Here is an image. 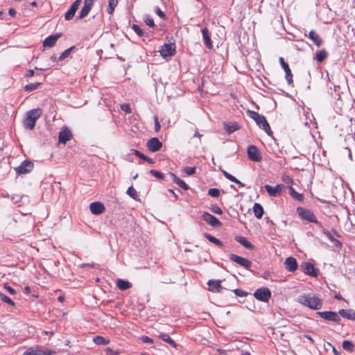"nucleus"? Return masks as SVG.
Listing matches in <instances>:
<instances>
[{
  "label": "nucleus",
  "instance_id": "f257e3e1",
  "mask_svg": "<svg viewBox=\"0 0 355 355\" xmlns=\"http://www.w3.org/2000/svg\"><path fill=\"white\" fill-rule=\"evenodd\" d=\"M297 302L313 310H318L322 308V300L314 294H303L299 295Z\"/></svg>",
  "mask_w": 355,
  "mask_h": 355
},
{
  "label": "nucleus",
  "instance_id": "f03ea898",
  "mask_svg": "<svg viewBox=\"0 0 355 355\" xmlns=\"http://www.w3.org/2000/svg\"><path fill=\"white\" fill-rule=\"evenodd\" d=\"M247 115L250 119H253L257 125L263 130L268 135H271L272 132L270 130L269 123H268L266 118L263 115L253 110H248Z\"/></svg>",
  "mask_w": 355,
  "mask_h": 355
},
{
  "label": "nucleus",
  "instance_id": "7ed1b4c3",
  "mask_svg": "<svg viewBox=\"0 0 355 355\" xmlns=\"http://www.w3.org/2000/svg\"><path fill=\"white\" fill-rule=\"evenodd\" d=\"M42 110L35 108L28 111L26 114V118L24 121V126L28 130H33L36 123V121L42 116Z\"/></svg>",
  "mask_w": 355,
  "mask_h": 355
},
{
  "label": "nucleus",
  "instance_id": "20e7f679",
  "mask_svg": "<svg viewBox=\"0 0 355 355\" xmlns=\"http://www.w3.org/2000/svg\"><path fill=\"white\" fill-rule=\"evenodd\" d=\"M298 216L304 220L310 223L316 224L318 226H321V223L318 220L315 215L310 209L298 207L296 209Z\"/></svg>",
  "mask_w": 355,
  "mask_h": 355
},
{
  "label": "nucleus",
  "instance_id": "39448f33",
  "mask_svg": "<svg viewBox=\"0 0 355 355\" xmlns=\"http://www.w3.org/2000/svg\"><path fill=\"white\" fill-rule=\"evenodd\" d=\"M55 351L51 350L45 347L36 345L28 347L22 355H53Z\"/></svg>",
  "mask_w": 355,
  "mask_h": 355
},
{
  "label": "nucleus",
  "instance_id": "423d86ee",
  "mask_svg": "<svg viewBox=\"0 0 355 355\" xmlns=\"http://www.w3.org/2000/svg\"><path fill=\"white\" fill-rule=\"evenodd\" d=\"M253 295L257 300L261 302H268L271 297V292L268 287H261L257 288Z\"/></svg>",
  "mask_w": 355,
  "mask_h": 355
},
{
  "label": "nucleus",
  "instance_id": "0eeeda50",
  "mask_svg": "<svg viewBox=\"0 0 355 355\" xmlns=\"http://www.w3.org/2000/svg\"><path fill=\"white\" fill-rule=\"evenodd\" d=\"M159 52L164 58L173 56L175 53V43L163 44L160 46Z\"/></svg>",
  "mask_w": 355,
  "mask_h": 355
},
{
  "label": "nucleus",
  "instance_id": "6e6552de",
  "mask_svg": "<svg viewBox=\"0 0 355 355\" xmlns=\"http://www.w3.org/2000/svg\"><path fill=\"white\" fill-rule=\"evenodd\" d=\"M247 154L250 160L259 162L262 159L261 153L256 146L250 145L248 147Z\"/></svg>",
  "mask_w": 355,
  "mask_h": 355
},
{
  "label": "nucleus",
  "instance_id": "1a4fd4ad",
  "mask_svg": "<svg viewBox=\"0 0 355 355\" xmlns=\"http://www.w3.org/2000/svg\"><path fill=\"white\" fill-rule=\"evenodd\" d=\"M317 314L327 321H332L335 322L340 321L339 314L334 311H319L317 312Z\"/></svg>",
  "mask_w": 355,
  "mask_h": 355
},
{
  "label": "nucleus",
  "instance_id": "9d476101",
  "mask_svg": "<svg viewBox=\"0 0 355 355\" xmlns=\"http://www.w3.org/2000/svg\"><path fill=\"white\" fill-rule=\"evenodd\" d=\"M230 259L232 261H234L239 264L240 266L244 267L246 269H250L252 265V262L249 259L241 257L234 254H231L230 255Z\"/></svg>",
  "mask_w": 355,
  "mask_h": 355
},
{
  "label": "nucleus",
  "instance_id": "9b49d317",
  "mask_svg": "<svg viewBox=\"0 0 355 355\" xmlns=\"http://www.w3.org/2000/svg\"><path fill=\"white\" fill-rule=\"evenodd\" d=\"M33 168V163L30 160H24L21 164L15 168L19 174H26L30 173Z\"/></svg>",
  "mask_w": 355,
  "mask_h": 355
},
{
  "label": "nucleus",
  "instance_id": "f8f14e48",
  "mask_svg": "<svg viewBox=\"0 0 355 355\" xmlns=\"http://www.w3.org/2000/svg\"><path fill=\"white\" fill-rule=\"evenodd\" d=\"M202 218L206 221L209 225L214 227H220L222 225V223L216 218L212 214L205 211L202 215Z\"/></svg>",
  "mask_w": 355,
  "mask_h": 355
},
{
  "label": "nucleus",
  "instance_id": "ddd939ff",
  "mask_svg": "<svg viewBox=\"0 0 355 355\" xmlns=\"http://www.w3.org/2000/svg\"><path fill=\"white\" fill-rule=\"evenodd\" d=\"M146 146L150 151L155 153L161 149L162 143L157 137H153L147 141Z\"/></svg>",
  "mask_w": 355,
  "mask_h": 355
},
{
  "label": "nucleus",
  "instance_id": "4468645a",
  "mask_svg": "<svg viewBox=\"0 0 355 355\" xmlns=\"http://www.w3.org/2000/svg\"><path fill=\"white\" fill-rule=\"evenodd\" d=\"M264 188L267 193L269 194V196L277 197L281 194L283 189L284 188V185L279 184H277L275 187H272L269 184H266L264 186Z\"/></svg>",
  "mask_w": 355,
  "mask_h": 355
},
{
  "label": "nucleus",
  "instance_id": "2eb2a0df",
  "mask_svg": "<svg viewBox=\"0 0 355 355\" xmlns=\"http://www.w3.org/2000/svg\"><path fill=\"white\" fill-rule=\"evenodd\" d=\"M302 272L312 277H317L318 275V270L314 268L313 263L310 262H304L301 265Z\"/></svg>",
  "mask_w": 355,
  "mask_h": 355
},
{
  "label": "nucleus",
  "instance_id": "dca6fc26",
  "mask_svg": "<svg viewBox=\"0 0 355 355\" xmlns=\"http://www.w3.org/2000/svg\"><path fill=\"white\" fill-rule=\"evenodd\" d=\"M94 3V0L84 1V6L79 13L78 19H82L85 18L86 16H87V15L89 14V12H90L93 7Z\"/></svg>",
  "mask_w": 355,
  "mask_h": 355
},
{
  "label": "nucleus",
  "instance_id": "f3484780",
  "mask_svg": "<svg viewBox=\"0 0 355 355\" xmlns=\"http://www.w3.org/2000/svg\"><path fill=\"white\" fill-rule=\"evenodd\" d=\"M279 62L281 64L282 67L284 69V70L285 71V73H286L285 78L288 82V84L289 85H292L293 83V74L291 73V70L288 63H286L284 61V58L282 57L279 58Z\"/></svg>",
  "mask_w": 355,
  "mask_h": 355
},
{
  "label": "nucleus",
  "instance_id": "a211bd4d",
  "mask_svg": "<svg viewBox=\"0 0 355 355\" xmlns=\"http://www.w3.org/2000/svg\"><path fill=\"white\" fill-rule=\"evenodd\" d=\"M82 0H76L72 5L71 6L70 8L68 10V11L64 15V19L65 20H71L74 17L77 10L78 9L80 3Z\"/></svg>",
  "mask_w": 355,
  "mask_h": 355
},
{
  "label": "nucleus",
  "instance_id": "6ab92c4d",
  "mask_svg": "<svg viewBox=\"0 0 355 355\" xmlns=\"http://www.w3.org/2000/svg\"><path fill=\"white\" fill-rule=\"evenodd\" d=\"M62 35V33H55L54 35H49L44 40V41L43 42L44 46L49 47V48H51V47L54 46L55 45L58 40L60 37H61Z\"/></svg>",
  "mask_w": 355,
  "mask_h": 355
},
{
  "label": "nucleus",
  "instance_id": "aec40b11",
  "mask_svg": "<svg viewBox=\"0 0 355 355\" xmlns=\"http://www.w3.org/2000/svg\"><path fill=\"white\" fill-rule=\"evenodd\" d=\"M89 209L91 212L95 215H99L103 214L105 209L103 204L100 202H92L89 205Z\"/></svg>",
  "mask_w": 355,
  "mask_h": 355
},
{
  "label": "nucleus",
  "instance_id": "412c9836",
  "mask_svg": "<svg viewBox=\"0 0 355 355\" xmlns=\"http://www.w3.org/2000/svg\"><path fill=\"white\" fill-rule=\"evenodd\" d=\"M284 264L286 269L289 272H295L298 268L297 260L293 257L286 258L284 261Z\"/></svg>",
  "mask_w": 355,
  "mask_h": 355
},
{
  "label": "nucleus",
  "instance_id": "4be33fe9",
  "mask_svg": "<svg viewBox=\"0 0 355 355\" xmlns=\"http://www.w3.org/2000/svg\"><path fill=\"white\" fill-rule=\"evenodd\" d=\"M209 291L214 293H220L223 289L220 280L211 279L207 283Z\"/></svg>",
  "mask_w": 355,
  "mask_h": 355
},
{
  "label": "nucleus",
  "instance_id": "5701e85b",
  "mask_svg": "<svg viewBox=\"0 0 355 355\" xmlns=\"http://www.w3.org/2000/svg\"><path fill=\"white\" fill-rule=\"evenodd\" d=\"M72 137L71 132L69 130L65 129L59 132L58 140L61 144H66Z\"/></svg>",
  "mask_w": 355,
  "mask_h": 355
},
{
  "label": "nucleus",
  "instance_id": "b1692460",
  "mask_svg": "<svg viewBox=\"0 0 355 355\" xmlns=\"http://www.w3.org/2000/svg\"><path fill=\"white\" fill-rule=\"evenodd\" d=\"M202 37L206 47L209 49H212L213 44L211 40L209 32L207 28H204L201 30Z\"/></svg>",
  "mask_w": 355,
  "mask_h": 355
},
{
  "label": "nucleus",
  "instance_id": "393cba45",
  "mask_svg": "<svg viewBox=\"0 0 355 355\" xmlns=\"http://www.w3.org/2000/svg\"><path fill=\"white\" fill-rule=\"evenodd\" d=\"M309 38L317 46H320L322 44L323 40L320 37L318 33H317L315 31L311 30L309 33Z\"/></svg>",
  "mask_w": 355,
  "mask_h": 355
},
{
  "label": "nucleus",
  "instance_id": "a878e982",
  "mask_svg": "<svg viewBox=\"0 0 355 355\" xmlns=\"http://www.w3.org/2000/svg\"><path fill=\"white\" fill-rule=\"evenodd\" d=\"M235 240L242 245L243 247L248 250H253L254 248V245H252L245 237L238 236L235 237Z\"/></svg>",
  "mask_w": 355,
  "mask_h": 355
},
{
  "label": "nucleus",
  "instance_id": "bb28decb",
  "mask_svg": "<svg viewBox=\"0 0 355 355\" xmlns=\"http://www.w3.org/2000/svg\"><path fill=\"white\" fill-rule=\"evenodd\" d=\"M338 314L348 320H355V311L352 309H340Z\"/></svg>",
  "mask_w": 355,
  "mask_h": 355
},
{
  "label": "nucleus",
  "instance_id": "cd10ccee",
  "mask_svg": "<svg viewBox=\"0 0 355 355\" xmlns=\"http://www.w3.org/2000/svg\"><path fill=\"white\" fill-rule=\"evenodd\" d=\"M116 286L121 291H125L128 288H130L132 286L131 282L124 280V279H119L116 281Z\"/></svg>",
  "mask_w": 355,
  "mask_h": 355
},
{
  "label": "nucleus",
  "instance_id": "c85d7f7f",
  "mask_svg": "<svg viewBox=\"0 0 355 355\" xmlns=\"http://www.w3.org/2000/svg\"><path fill=\"white\" fill-rule=\"evenodd\" d=\"M253 212L255 217L259 219L261 218L264 213L263 208L261 205L257 202L254 203L253 205Z\"/></svg>",
  "mask_w": 355,
  "mask_h": 355
},
{
  "label": "nucleus",
  "instance_id": "c756f323",
  "mask_svg": "<svg viewBox=\"0 0 355 355\" xmlns=\"http://www.w3.org/2000/svg\"><path fill=\"white\" fill-rule=\"evenodd\" d=\"M159 338L162 339L163 341L168 343L171 347L176 348L177 344L169 336L168 334L165 333H161L159 335Z\"/></svg>",
  "mask_w": 355,
  "mask_h": 355
},
{
  "label": "nucleus",
  "instance_id": "7c9ffc66",
  "mask_svg": "<svg viewBox=\"0 0 355 355\" xmlns=\"http://www.w3.org/2000/svg\"><path fill=\"white\" fill-rule=\"evenodd\" d=\"M203 236L209 241H210L211 243L215 244L216 245H217V246H218L220 248H223V243L219 239H218L217 238L214 237V236H212V235H211V234H209L208 233H204Z\"/></svg>",
  "mask_w": 355,
  "mask_h": 355
},
{
  "label": "nucleus",
  "instance_id": "2f4dec72",
  "mask_svg": "<svg viewBox=\"0 0 355 355\" xmlns=\"http://www.w3.org/2000/svg\"><path fill=\"white\" fill-rule=\"evenodd\" d=\"M132 154L134 155H135L136 157L147 162L149 164H153L154 163V161L153 159L146 156L145 155H144L143 153H141V152H139V150H135V149H132L131 150Z\"/></svg>",
  "mask_w": 355,
  "mask_h": 355
},
{
  "label": "nucleus",
  "instance_id": "473e14b6",
  "mask_svg": "<svg viewBox=\"0 0 355 355\" xmlns=\"http://www.w3.org/2000/svg\"><path fill=\"white\" fill-rule=\"evenodd\" d=\"M289 194L296 200L302 202L304 200V196L302 193H297L293 187H288Z\"/></svg>",
  "mask_w": 355,
  "mask_h": 355
},
{
  "label": "nucleus",
  "instance_id": "72a5a7b5",
  "mask_svg": "<svg viewBox=\"0 0 355 355\" xmlns=\"http://www.w3.org/2000/svg\"><path fill=\"white\" fill-rule=\"evenodd\" d=\"M93 341L96 345H106L110 343V340L101 336L94 337Z\"/></svg>",
  "mask_w": 355,
  "mask_h": 355
},
{
  "label": "nucleus",
  "instance_id": "f704fd0d",
  "mask_svg": "<svg viewBox=\"0 0 355 355\" xmlns=\"http://www.w3.org/2000/svg\"><path fill=\"white\" fill-rule=\"evenodd\" d=\"M224 126L226 132L229 134L235 132L239 128V125L236 123H225Z\"/></svg>",
  "mask_w": 355,
  "mask_h": 355
},
{
  "label": "nucleus",
  "instance_id": "c9c22d12",
  "mask_svg": "<svg viewBox=\"0 0 355 355\" xmlns=\"http://www.w3.org/2000/svg\"><path fill=\"white\" fill-rule=\"evenodd\" d=\"M328 53L325 49H322L316 54V60L319 62H323L327 58Z\"/></svg>",
  "mask_w": 355,
  "mask_h": 355
},
{
  "label": "nucleus",
  "instance_id": "e433bc0d",
  "mask_svg": "<svg viewBox=\"0 0 355 355\" xmlns=\"http://www.w3.org/2000/svg\"><path fill=\"white\" fill-rule=\"evenodd\" d=\"M126 193L130 197H131L134 200L137 201H140L137 193L132 186H130L128 188Z\"/></svg>",
  "mask_w": 355,
  "mask_h": 355
},
{
  "label": "nucleus",
  "instance_id": "4c0bfd02",
  "mask_svg": "<svg viewBox=\"0 0 355 355\" xmlns=\"http://www.w3.org/2000/svg\"><path fill=\"white\" fill-rule=\"evenodd\" d=\"M118 5V0H108L107 13L112 15Z\"/></svg>",
  "mask_w": 355,
  "mask_h": 355
},
{
  "label": "nucleus",
  "instance_id": "58836bf2",
  "mask_svg": "<svg viewBox=\"0 0 355 355\" xmlns=\"http://www.w3.org/2000/svg\"><path fill=\"white\" fill-rule=\"evenodd\" d=\"M76 48L75 46H71L70 48L66 49L65 51H64L62 54L59 56V58H58V60L59 61H62L64 60L65 58H68L71 51Z\"/></svg>",
  "mask_w": 355,
  "mask_h": 355
},
{
  "label": "nucleus",
  "instance_id": "ea45409f",
  "mask_svg": "<svg viewBox=\"0 0 355 355\" xmlns=\"http://www.w3.org/2000/svg\"><path fill=\"white\" fill-rule=\"evenodd\" d=\"M343 347L345 350L352 352L354 351L355 346L352 342L345 340L343 342Z\"/></svg>",
  "mask_w": 355,
  "mask_h": 355
},
{
  "label": "nucleus",
  "instance_id": "a19ab883",
  "mask_svg": "<svg viewBox=\"0 0 355 355\" xmlns=\"http://www.w3.org/2000/svg\"><path fill=\"white\" fill-rule=\"evenodd\" d=\"M174 182L177 184L180 188L184 189V191H187L189 189V187L187 184H186L183 180H182L178 177H175Z\"/></svg>",
  "mask_w": 355,
  "mask_h": 355
},
{
  "label": "nucleus",
  "instance_id": "79ce46f5",
  "mask_svg": "<svg viewBox=\"0 0 355 355\" xmlns=\"http://www.w3.org/2000/svg\"><path fill=\"white\" fill-rule=\"evenodd\" d=\"M41 85V83H30L27 84L24 87V90L26 92H31L33 90H35L38 88V87Z\"/></svg>",
  "mask_w": 355,
  "mask_h": 355
},
{
  "label": "nucleus",
  "instance_id": "37998d69",
  "mask_svg": "<svg viewBox=\"0 0 355 355\" xmlns=\"http://www.w3.org/2000/svg\"><path fill=\"white\" fill-rule=\"evenodd\" d=\"M0 300L2 302L7 303L10 305H12V306L15 305L14 302L9 297H8L6 294L3 293L2 292H0Z\"/></svg>",
  "mask_w": 355,
  "mask_h": 355
},
{
  "label": "nucleus",
  "instance_id": "c03bdc74",
  "mask_svg": "<svg viewBox=\"0 0 355 355\" xmlns=\"http://www.w3.org/2000/svg\"><path fill=\"white\" fill-rule=\"evenodd\" d=\"M144 22L146 23V25H148V26L150 27H155V23H154V20L149 15H146L144 16Z\"/></svg>",
  "mask_w": 355,
  "mask_h": 355
},
{
  "label": "nucleus",
  "instance_id": "a18cd8bd",
  "mask_svg": "<svg viewBox=\"0 0 355 355\" xmlns=\"http://www.w3.org/2000/svg\"><path fill=\"white\" fill-rule=\"evenodd\" d=\"M208 195L211 197L218 198L220 195V190L217 188H211L208 190Z\"/></svg>",
  "mask_w": 355,
  "mask_h": 355
},
{
  "label": "nucleus",
  "instance_id": "49530a36",
  "mask_svg": "<svg viewBox=\"0 0 355 355\" xmlns=\"http://www.w3.org/2000/svg\"><path fill=\"white\" fill-rule=\"evenodd\" d=\"M149 173L159 180H163L164 178V173H161L160 171L152 169L149 171Z\"/></svg>",
  "mask_w": 355,
  "mask_h": 355
},
{
  "label": "nucleus",
  "instance_id": "de8ad7c7",
  "mask_svg": "<svg viewBox=\"0 0 355 355\" xmlns=\"http://www.w3.org/2000/svg\"><path fill=\"white\" fill-rule=\"evenodd\" d=\"M234 294L238 297H246L248 295V293L242 289L236 288L233 290Z\"/></svg>",
  "mask_w": 355,
  "mask_h": 355
},
{
  "label": "nucleus",
  "instance_id": "09e8293b",
  "mask_svg": "<svg viewBox=\"0 0 355 355\" xmlns=\"http://www.w3.org/2000/svg\"><path fill=\"white\" fill-rule=\"evenodd\" d=\"M132 28L139 37H142L144 35V31L139 25L133 24Z\"/></svg>",
  "mask_w": 355,
  "mask_h": 355
},
{
  "label": "nucleus",
  "instance_id": "8fccbe9b",
  "mask_svg": "<svg viewBox=\"0 0 355 355\" xmlns=\"http://www.w3.org/2000/svg\"><path fill=\"white\" fill-rule=\"evenodd\" d=\"M184 172L188 175H191L193 174H194L196 171V167H184V169H183Z\"/></svg>",
  "mask_w": 355,
  "mask_h": 355
},
{
  "label": "nucleus",
  "instance_id": "3c124183",
  "mask_svg": "<svg viewBox=\"0 0 355 355\" xmlns=\"http://www.w3.org/2000/svg\"><path fill=\"white\" fill-rule=\"evenodd\" d=\"M222 173L223 174V175L229 180L232 181L234 182V181H236V178L233 176L232 175H231L230 173H229L228 172H227L226 171H224L223 170L222 171Z\"/></svg>",
  "mask_w": 355,
  "mask_h": 355
},
{
  "label": "nucleus",
  "instance_id": "603ef678",
  "mask_svg": "<svg viewBox=\"0 0 355 355\" xmlns=\"http://www.w3.org/2000/svg\"><path fill=\"white\" fill-rule=\"evenodd\" d=\"M155 12L160 18H162V19H165L166 18L165 13L160 9L159 7L156 6L155 8Z\"/></svg>",
  "mask_w": 355,
  "mask_h": 355
},
{
  "label": "nucleus",
  "instance_id": "864d4df0",
  "mask_svg": "<svg viewBox=\"0 0 355 355\" xmlns=\"http://www.w3.org/2000/svg\"><path fill=\"white\" fill-rule=\"evenodd\" d=\"M211 211L212 212H214V214H220H220H223L222 209L218 205H213L211 207Z\"/></svg>",
  "mask_w": 355,
  "mask_h": 355
},
{
  "label": "nucleus",
  "instance_id": "5fc2aeb1",
  "mask_svg": "<svg viewBox=\"0 0 355 355\" xmlns=\"http://www.w3.org/2000/svg\"><path fill=\"white\" fill-rule=\"evenodd\" d=\"M154 121H155V132H159L161 129V125L159 122L157 116H154Z\"/></svg>",
  "mask_w": 355,
  "mask_h": 355
},
{
  "label": "nucleus",
  "instance_id": "6e6d98bb",
  "mask_svg": "<svg viewBox=\"0 0 355 355\" xmlns=\"http://www.w3.org/2000/svg\"><path fill=\"white\" fill-rule=\"evenodd\" d=\"M121 109L126 112V113H131L132 112V110H131V108L130 107V105L128 104H123L121 105Z\"/></svg>",
  "mask_w": 355,
  "mask_h": 355
},
{
  "label": "nucleus",
  "instance_id": "4d7b16f0",
  "mask_svg": "<svg viewBox=\"0 0 355 355\" xmlns=\"http://www.w3.org/2000/svg\"><path fill=\"white\" fill-rule=\"evenodd\" d=\"M323 234L331 241H334L335 238L333 236V235L330 233L329 231L327 230H323Z\"/></svg>",
  "mask_w": 355,
  "mask_h": 355
},
{
  "label": "nucleus",
  "instance_id": "13d9d810",
  "mask_svg": "<svg viewBox=\"0 0 355 355\" xmlns=\"http://www.w3.org/2000/svg\"><path fill=\"white\" fill-rule=\"evenodd\" d=\"M4 289L10 295H15L16 293V291L8 285H5Z\"/></svg>",
  "mask_w": 355,
  "mask_h": 355
},
{
  "label": "nucleus",
  "instance_id": "bf43d9fd",
  "mask_svg": "<svg viewBox=\"0 0 355 355\" xmlns=\"http://www.w3.org/2000/svg\"><path fill=\"white\" fill-rule=\"evenodd\" d=\"M141 339L145 343H150H150H153V339H151L148 336H142Z\"/></svg>",
  "mask_w": 355,
  "mask_h": 355
},
{
  "label": "nucleus",
  "instance_id": "052dcab7",
  "mask_svg": "<svg viewBox=\"0 0 355 355\" xmlns=\"http://www.w3.org/2000/svg\"><path fill=\"white\" fill-rule=\"evenodd\" d=\"M34 74H35V72H34L33 69H28L25 74V77L30 78V77L33 76Z\"/></svg>",
  "mask_w": 355,
  "mask_h": 355
},
{
  "label": "nucleus",
  "instance_id": "680f3d73",
  "mask_svg": "<svg viewBox=\"0 0 355 355\" xmlns=\"http://www.w3.org/2000/svg\"><path fill=\"white\" fill-rule=\"evenodd\" d=\"M8 13L11 17H15L17 12L14 8H10L8 10Z\"/></svg>",
  "mask_w": 355,
  "mask_h": 355
},
{
  "label": "nucleus",
  "instance_id": "e2e57ef3",
  "mask_svg": "<svg viewBox=\"0 0 355 355\" xmlns=\"http://www.w3.org/2000/svg\"><path fill=\"white\" fill-rule=\"evenodd\" d=\"M107 351L109 352L111 355H118L119 354V352L114 351L109 347L107 349Z\"/></svg>",
  "mask_w": 355,
  "mask_h": 355
},
{
  "label": "nucleus",
  "instance_id": "0e129e2a",
  "mask_svg": "<svg viewBox=\"0 0 355 355\" xmlns=\"http://www.w3.org/2000/svg\"><path fill=\"white\" fill-rule=\"evenodd\" d=\"M333 242L334 243V245H335L336 247L341 248L342 243L338 240L335 239L334 241H333Z\"/></svg>",
  "mask_w": 355,
  "mask_h": 355
},
{
  "label": "nucleus",
  "instance_id": "69168bd1",
  "mask_svg": "<svg viewBox=\"0 0 355 355\" xmlns=\"http://www.w3.org/2000/svg\"><path fill=\"white\" fill-rule=\"evenodd\" d=\"M168 192L171 193L174 196L175 200H177L178 198V196L174 192V191L173 189H168Z\"/></svg>",
  "mask_w": 355,
  "mask_h": 355
},
{
  "label": "nucleus",
  "instance_id": "338daca9",
  "mask_svg": "<svg viewBox=\"0 0 355 355\" xmlns=\"http://www.w3.org/2000/svg\"><path fill=\"white\" fill-rule=\"evenodd\" d=\"M234 183L239 184L240 187H245V184L243 183H242L240 180H239L238 179H236V181H234Z\"/></svg>",
  "mask_w": 355,
  "mask_h": 355
},
{
  "label": "nucleus",
  "instance_id": "774afa93",
  "mask_svg": "<svg viewBox=\"0 0 355 355\" xmlns=\"http://www.w3.org/2000/svg\"><path fill=\"white\" fill-rule=\"evenodd\" d=\"M304 338H306V339L310 340L312 343H314L313 339L309 335H304Z\"/></svg>",
  "mask_w": 355,
  "mask_h": 355
}]
</instances>
